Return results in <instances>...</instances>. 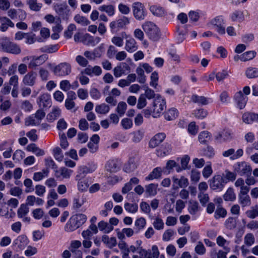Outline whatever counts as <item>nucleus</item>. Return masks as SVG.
Instances as JSON below:
<instances>
[{
	"label": "nucleus",
	"mask_w": 258,
	"mask_h": 258,
	"mask_svg": "<svg viewBox=\"0 0 258 258\" xmlns=\"http://www.w3.org/2000/svg\"><path fill=\"white\" fill-rule=\"evenodd\" d=\"M87 220V216L83 214H77L72 216L66 224L64 229L67 232H72L84 224Z\"/></svg>",
	"instance_id": "1"
},
{
	"label": "nucleus",
	"mask_w": 258,
	"mask_h": 258,
	"mask_svg": "<svg viewBox=\"0 0 258 258\" xmlns=\"http://www.w3.org/2000/svg\"><path fill=\"white\" fill-rule=\"evenodd\" d=\"M48 66L54 75L58 77L69 75L72 71L71 64L67 62H61L55 66H53L51 63H49Z\"/></svg>",
	"instance_id": "2"
},
{
	"label": "nucleus",
	"mask_w": 258,
	"mask_h": 258,
	"mask_svg": "<svg viewBox=\"0 0 258 258\" xmlns=\"http://www.w3.org/2000/svg\"><path fill=\"white\" fill-rule=\"evenodd\" d=\"M166 101L160 95H157L152 104V116L154 117H158L166 108Z\"/></svg>",
	"instance_id": "3"
},
{
	"label": "nucleus",
	"mask_w": 258,
	"mask_h": 258,
	"mask_svg": "<svg viewBox=\"0 0 258 258\" xmlns=\"http://www.w3.org/2000/svg\"><path fill=\"white\" fill-rule=\"evenodd\" d=\"M142 28L151 39L157 41L159 38V30L153 23L146 22L143 24Z\"/></svg>",
	"instance_id": "4"
},
{
	"label": "nucleus",
	"mask_w": 258,
	"mask_h": 258,
	"mask_svg": "<svg viewBox=\"0 0 258 258\" xmlns=\"http://www.w3.org/2000/svg\"><path fill=\"white\" fill-rule=\"evenodd\" d=\"M227 181L222 175H215L209 181V185L211 189L222 191Z\"/></svg>",
	"instance_id": "5"
},
{
	"label": "nucleus",
	"mask_w": 258,
	"mask_h": 258,
	"mask_svg": "<svg viewBox=\"0 0 258 258\" xmlns=\"http://www.w3.org/2000/svg\"><path fill=\"white\" fill-rule=\"evenodd\" d=\"M234 171L240 176L251 175L252 169L245 162H237L234 166Z\"/></svg>",
	"instance_id": "6"
},
{
	"label": "nucleus",
	"mask_w": 258,
	"mask_h": 258,
	"mask_svg": "<svg viewBox=\"0 0 258 258\" xmlns=\"http://www.w3.org/2000/svg\"><path fill=\"white\" fill-rule=\"evenodd\" d=\"M130 22L129 18L126 17H122L116 21L111 22L109 24L111 32L112 33L117 32L120 29L123 28L129 24Z\"/></svg>",
	"instance_id": "7"
},
{
	"label": "nucleus",
	"mask_w": 258,
	"mask_h": 258,
	"mask_svg": "<svg viewBox=\"0 0 258 258\" xmlns=\"http://www.w3.org/2000/svg\"><path fill=\"white\" fill-rule=\"evenodd\" d=\"M37 103L42 109L50 107L51 106L50 95L47 93L41 94L37 99Z\"/></svg>",
	"instance_id": "8"
},
{
	"label": "nucleus",
	"mask_w": 258,
	"mask_h": 258,
	"mask_svg": "<svg viewBox=\"0 0 258 258\" xmlns=\"http://www.w3.org/2000/svg\"><path fill=\"white\" fill-rule=\"evenodd\" d=\"M211 24L219 34L223 35L225 33V23L223 19L221 17H216L212 19L211 21Z\"/></svg>",
	"instance_id": "9"
},
{
	"label": "nucleus",
	"mask_w": 258,
	"mask_h": 258,
	"mask_svg": "<svg viewBox=\"0 0 258 258\" xmlns=\"http://www.w3.org/2000/svg\"><path fill=\"white\" fill-rule=\"evenodd\" d=\"M121 35L123 37L126 38L124 49L128 52L132 53L138 49V45L136 40L133 38L130 37L128 39L125 32H122Z\"/></svg>",
	"instance_id": "10"
},
{
	"label": "nucleus",
	"mask_w": 258,
	"mask_h": 258,
	"mask_svg": "<svg viewBox=\"0 0 258 258\" xmlns=\"http://www.w3.org/2000/svg\"><path fill=\"white\" fill-rule=\"evenodd\" d=\"M134 16L137 20L144 19L145 14L143 5L140 2H136L133 5Z\"/></svg>",
	"instance_id": "11"
},
{
	"label": "nucleus",
	"mask_w": 258,
	"mask_h": 258,
	"mask_svg": "<svg viewBox=\"0 0 258 258\" xmlns=\"http://www.w3.org/2000/svg\"><path fill=\"white\" fill-rule=\"evenodd\" d=\"M100 41V38L99 37H94L87 33L82 36L81 40V41L84 44L92 46H94L97 45Z\"/></svg>",
	"instance_id": "12"
},
{
	"label": "nucleus",
	"mask_w": 258,
	"mask_h": 258,
	"mask_svg": "<svg viewBox=\"0 0 258 258\" xmlns=\"http://www.w3.org/2000/svg\"><path fill=\"white\" fill-rule=\"evenodd\" d=\"M47 59L48 57L45 54L41 55L38 57L32 56L28 64V67L30 69H34L43 64Z\"/></svg>",
	"instance_id": "13"
},
{
	"label": "nucleus",
	"mask_w": 258,
	"mask_h": 258,
	"mask_svg": "<svg viewBox=\"0 0 258 258\" xmlns=\"http://www.w3.org/2000/svg\"><path fill=\"white\" fill-rule=\"evenodd\" d=\"M7 11L8 16L13 20L17 18L18 12L20 13V15H19V18L21 20L25 19L27 16L26 12L22 9H19L18 11H17L15 9H10Z\"/></svg>",
	"instance_id": "14"
},
{
	"label": "nucleus",
	"mask_w": 258,
	"mask_h": 258,
	"mask_svg": "<svg viewBox=\"0 0 258 258\" xmlns=\"http://www.w3.org/2000/svg\"><path fill=\"white\" fill-rule=\"evenodd\" d=\"M234 100L236 102L237 107L240 109H242L246 104L247 97L244 96L241 91H239L235 93Z\"/></svg>",
	"instance_id": "15"
},
{
	"label": "nucleus",
	"mask_w": 258,
	"mask_h": 258,
	"mask_svg": "<svg viewBox=\"0 0 258 258\" xmlns=\"http://www.w3.org/2000/svg\"><path fill=\"white\" fill-rule=\"evenodd\" d=\"M29 240L25 235H21L17 237L14 240V244L17 247L20 249H24L29 243Z\"/></svg>",
	"instance_id": "16"
},
{
	"label": "nucleus",
	"mask_w": 258,
	"mask_h": 258,
	"mask_svg": "<svg viewBox=\"0 0 258 258\" xmlns=\"http://www.w3.org/2000/svg\"><path fill=\"white\" fill-rule=\"evenodd\" d=\"M37 74L35 72L31 71L25 75L23 79V83L29 86H33L36 82Z\"/></svg>",
	"instance_id": "17"
},
{
	"label": "nucleus",
	"mask_w": 258,
	"mask_h": 258,
	"mask_svg": "<svg viewBox=\"0 0 258 258\" xmlns=\"http://www.w3.org/2000/svg\"><path fill=\"white\" fill-rule=\"evenodd\" d=\"M242 119L246 124H251L253 122H258V114L247 112L242 114Z\"/></svg>",
	"instance_id": "18"
},
{
	"label": "nucleus",
	"mask_w": 258,
	"mask_h": 258,
	"mask_svg": "<svg viewBox=\"0 0 258 258\" xmlns=\"http://www.w3.org/2000/svg\"><path fill=\"white\" fill-rule=\"evenodd\" d=\"M0 30L2 32L6 31L9 27H14V23L10 19L7 17H0Z\"/></svg>",
	"instance_id": "19"
},
{
	"label": "nucleus",
	"mask_w": 258,
	"mask_h": 258,
	"mask_svg": "<svg viewBox=\"0 0 258 258\" xmlns=\"http://www.w3.org/2000/svg\"><path fill=\"white\" fill-rule=\"evenodd\" d=\"M72 172L71 170L66 167H61L55 171V176L57 178H69Z\"/></svg>",
	"instance_id": "20"
},
{
	"label": "nucleus",
	"mask_w": 258,
	"mask_h": 258,
	"mask_svg": "<svg viewBox=\"0 0 258 258\" xmlns=\"http://www.w3.org/2000/svg\"><path fill=\"white\" fill-rule=\"evenodd\" d=\"M84 73L89 76H92L93 75L99 76L102 74V69L99 66H97L93 68L89 66L84 70Z\"/></svg>",
	"instance_id": "21"
},
{
	"label": "nucleus",
	"mask_w": 258,
	"mask_h": 258,
	"mask_svg": "<svg viewBox=\"0 0 258 258\" xmlns=\"http://www.w3.org/2000/svg\"><path fill=\"white\" fill-rule=\"evenodd\" d=\"M137 161L134 159H130L123 167V170L126 173H130L134 171L137 167Z\"/></svg>",
	"instance_id": "22"
},
{
	"label": "nucleus",
	"mask_w": 258,
	"mask_h": 258,
	"mask_svg": "<svg viewBox=\"0 0 258 258\" xmlns=\"http://www.w3.org/2000/svg\"><path fill=\"white\" fill-rule=\"evenodd\" d=\"M225 251L219 250L216 252L215 250H213L211 252V258H227V254L230 251L229 247H224Z\"/></svg>",
	"instance_id": "23"
},
{
	"label": "nucleus",
	"mask_w": 258,
	"mask_h": 258,
	"mask_svg": "<svg viewBox=\"0 0 258 258\" xmlns=\"http://www.w3.org/2000/svg\"><path fill=\"white\" fill-rule=\"evenodd\" d=\"M192 114L198 119H203L205 118L208 115V112L204 108H198L195 109Z\"/></svg>",
	"instance_id": "24"
},
{
	"label": "nucleus",
	"mask_w": 258,
	"mask_h": 258,
	"mask_svg": "<svg viewBox=\"0 0 258 258\" xmlns=\"http://www.w3.org/2000/svg\"><path fill=\"white\" fill-rule=\"evenodd\" d=\"M26 3L29 8L33 11L39 12L42 7V4L38 3L37 0H27Z\"/></svg>",
	"instance_id": "25"
},
{
	"label": "nucleus",
	"mask_w": 258,
	"mask_h": 258,
	"mask_svg": "<svg viewBox=\"0 0 258 258\" xmlns=\"http://www.w3.org/2000/svg\"><path fill=\"white\" fill-rule=\"evenodd\" d=\"M162 170L161 167H156L145 178L146 180H153L160 178L161 176Z\"/></svg>",
	"instance_id": "26"
},
{
	"label": "nucleus",
	"mask_w": 258,
	"mask_h": 258,
	"mask_svg": "<svg viewBox=\"0 0 258 258\" xmlns=\"http://www.w3.org/2000/svg\"><path fill=\"white\" fill-rule=\"evenodd\" d=\"M158 184L151 183L145 186V192L148 196H155L157 194Z\"/></svg>",
	"instance_id": "27"
},
{
	"label": "nucleus",
	"mask_w": 258,
	"mask_h": 258,
	"mask_svg": "<svg viewBox=\"0 0 258 258\" xmlns=\"http://www.w3.org/2000/svg\"><path fill=\"white\" fill-rule=\"evenodd\" d=\"M98 227L101 231H103L105 233L110 232L113 229V226L110 225L107 222L101 221L98 223Z\"/></svg>",
	"instance_id": "28"
},
{
	"label": "nucleus",
	"mask_w": 258,
	"mask_h": 258,
	"mask_svg": "<svg viewBox=\"0 0 258 258\" xmlns=\"http://www.w3.org/2000/svg\"><path fill=\"white\" fill-rule=\"evenodd\" d=\"M191 100L195 103H199L202 105H206L209 104V99L197 95H193L191 98Z\"/></svg>",
	"instance_id": "29"
},
{
	"label": "nucleus",
	"mask_w": 258,
	"mask_h": 258,
	"mask_svg": "<svg viewBox=\"0 0 258 258\" xmlns=\"http://www.w3.org/2000/svg\"><path fill=\"white\" fill-rule=\"evenodd\" d=\"M49 170L46 169H43L41 172H35L33 174V179L35 181H39L42 180L44 177L48 176Z\"/></svg>",
	"instance_id": "30"
},
{
	"label": "nucleus",
	"mask_w": 258,
	"mask_h": 258,
	"mask_svg": "<svg viewBox=\"0 0 258 258\" xmlns=\"http://www.w3.org/2000/svg\"><path fill=\"white\" fill-rule=\"evenodd\" d=\"M171 150L170 145L167 143L164 144L161 147L157 150L158 156L163 157L169 153Z\"/></svg>",
	"instance_id": "31"
},
{
	"label": "nucleus",
	"mask_w": 258,
	"mask_h": 258,
	"mask_svg": "<svg viewBox=\"0 0 258 258\" xmlns=\"http://www.w3.org/2000/svg\"><path fill=\"white\" fill-rule=\"evenodd\" d=\"M102 241L110 248H112L116 245V238L115 237L109 238L106 235H103L102 236Z\"/></svg>",
	"instance_id": "32"
},
{
	"label": "nucleus",
	"mask_w": 258,
	"mask_h": 258,
	"mask_svg": "<svg viewBox=\"0 0 258 258\" xmlns=\"http://www.w3.org/2000/svg\"><path fill=\"white\" fill-rule=\"evenodd\" d=\"M12 41L8 37H3L0 39V50L7 52L10 47Z\"/></svg>",
	"instance_id": "33"
},
{
	"label": "nucleus",
	"mask_w": 258,
	"mask_h": 258,
	"mask_svg": "<svg viewBox=\"0 0 258 258\" xmlns=\"http://www.w3.org/2000/svg\"><path fill=\"white\" fill-rule=\"evenodd\" d=\"M178 115V111L175 108H171L164 114L165 118L167 120H172L176 118Z\"/></svg>",
	"instance_id": "34"
},
{
	"label": "nucleus",
	"mask_w": 258,
	"mask_h": 258,
	"mask_svg": "<svg viewBox=\"0 0 258 258\" xmlns=\"http://www.w3.org/2000/svg\"><path fill=\"white\" fill-rule=\"evenodd\" d=\"M211 138V134L208 131L202 132L198 137L199 140L202 144H206L210 140Z\"/></svg>",
	"instance_id": "35"
},
{
	"label": "nucleus",
	"mask_w": 258,
	"mask_h": 258,
	"mask_svg": "<svg viewBox=\"0 0 258 258\" xmlns=\"http://www.w3.org/2000/svg\"><path fill=\"white\" fill-rule=\"evenodd\" d=\"M109 106L105 103L97 105L95 107V111L99 114H105L109 111Z\"/></svg>",
	"instance_id": "36"
},
{
	"label": "nucleus",
	"mask_w": 258,
	"mask_h": 258,
	"mask_svg": "<svg viewBox=\"0 0 258 258\" xmlns=\"http://www.w3.org/2000/svg\"><path fill=\"white\" fill-rule=\"evenodd\" d=\"M239 203L243 206H249L251 204V200L248 195H238Z\"/></svg>",
	"instance_id": "37"
},
{
	"label": "nucleus",
	"mask_w": 258,
	"mask_h": 258,
	"mask_svg": "<svg viewBox=\"0 0 258 258\" xmlns=\"http://www.w3.org/2000/svg\"><path fill=\"white\" fill-rule=\"evenodd\" d=\"M246 76L249 79L258 77V68L249 67L245 71Z\"/></svg>",
	"instance_id": "38"
},
{
	"label": "nucleus",
	"mask_w": 258,
	"mask_h": 258,
	"mask_svg": "<svg viewBox=\"0 0 258 258\" xmlns=\"http://www.w3.org/2000/svg\"><path fill=\"white\" fill-rule=\"evenodd\" d=\"M133 136L132 141L133 142L137 143H139L143 138L144 136V132L142 130H139L132 133Z\"/></svg>",
	"instance_id": "39"
},
{
	"label": "nucleus",
	"mask_w": 258,
	"mask_h": 258,
	"mask_svg": "<svg viewBox=\"0 0 258 258\" xmlns=\"http://www.w3.org/2000/svg\"><path fill=\"white\" fill-rule=\"evenodd\" d=\"M98 10L101 12H105L109 16L114 14V8L112 5H102L99 7Z\"/></svg>",
	"instance_id": "40"
},
{
	"label": "nucleus",
	"mask_w": 258,
	"mask_h": 258,
	"mask_svg": "<svg viewBox=\"0 0 258 258\" xmlns=\"http://www.w3.org/2000/svg\"><path fill=\"white\" fill-rule=\"evenodd\" d=\"M7 52L13 54H19L21 52V49L19 45L12 42L9 46Z\"/></svg>",
	"instance_id": "41"
},
{
	"label": "nucleus",
	"mask_w": 258,
	"mask_h": 258,
	"mask_svg": "<svg viewBox=\"0 0 258 258\" xmlns=\"http://www.w3.org/2000/svg\"><path fill=\"white\" fill-rule=\"evenodd\" d=\"M143 88L145 90V93L142 94L146 98L150 100L156 98L155 96L156 97V96L154 90L147 86H143Z\"/></svg>",
	"instance_id": "42"
},
{
	"label": "nucleus",
	"mask_w": 258,
	"mask_h": 258,
	"mask_svg": "<svg viewBox=\"0 0 258 258\" xmlns=\"http://www.w3.org/2000/svg\"><path fill=\"white\" fill-rule=\"evenodd\" d=\"M223 198L226 201H233L235 200L236 196L232 188L229 187L223 196Z\"/></svg>",
	"instance_id": "43"
},
{
	"label": "nucleus",
	"mask_w": 258,
	"mask_h": 258,
	"mask_svg": "<svg viewBox=\"0 0 258 258\" xmlns=\"http://www.w3.org/2000/svg\"><path fill=\"white\" fill-rule=\"evenodd\" d=\"M29 212V209L26 205L22 204L18 209L17 212L18 217L22 218L26 216Z\"/></svg>",
	"instance_id": "44"
},
{
	"label": "nucleus",
	"mask_w": 258,
	"mask_h": 258,
	"mask_svg": "<svg viewBox=\"0 0 258 258\" xmlns=\"http://www.w3.org/2000/svg\"><path fill=\"white\" fill-rule=\"evenodd\" d=\"M126 108V103L124 102L121 101L118 103L117 107L116 108V111L120 116H122L125 113Z\"/></svg>",
	"instance_id": "45"
},
{
	"label": "nucleus",
	"mask_w": 258,
	"mask_h": 258,
	"mask_svg": "<svg viewBox=\"0 0 258 258\" xmlns=\"http://www.w3.org/2000/svg\"><path fill=\"white\" fill-rule=\"evenodd\" d=\"M67 8V6L66 4H56L53 6L54 11L60 16L63 15Z\"/></svg>",
	"instance_id": "46"
},
{
	"label": "nucleus",
	"mask_w": 258,
	"mask_h": 258,
	"mask_svg": "<svg viewBox=\"0 0 258 258\" xmlns=\"http://www.w3.org/2000/svg\"><path fill=\"white\" fill-rule=\"evenodd\" d=\"M60 113L61 110L58 107H53L52 111L48 115L49 119L50 120H54L56 119L59 117Z\"/></svg>",
	"instance_id": "47"
},
{
	"label": "nucleus",
	"mask_w": 258,
	"mask_h": 258,
	"mask_svg": "<svg viewBox=\"0 0 258 258\" xmlns=\"http://www.w3.org/2000/svg\"><path fill=\"white\" fill-rule=\"evenodd\" d=\"M64 106L67 109L72 110L74 112H75L78 109V107L76 106V103L74 100L71 99H66Z\"/></svg>",
	"instance_id": "48"
},
{
	"label": "nucleus",
	"mask_w": 258,
	"mask_h": 258,
	"mask_svg": "<svg viewBox=\"0 0 258 258\" xmlns=\"http://www.w3.org/2000/svg\"><path fill=\"white\" fill-rule=\"evenodd\" d=\"M173 181L174 183H177L180 187H185L188 185V180L187 178L184 176L181 177L179 179L174 177L173 178Z\"/></svg>",
	"instance_id": "49"
},
{
	"label": "nucleus",
	"mask_w": 258,
	"mask_h": 258,
	"mask_svg": "<svg viewBox=\"0 0 258 258\" xmlns=\"http://www.w3.org/2000/svg\"><path fill=\"white\" fill-rule=\"evenodd\" d=\"M188 210L190 214L195 215L199 210V204L197 202L190 201Z\"/></svg>",
	"instance_id": "50"
},
{
	"label": "nucleus",
	"mask_w": 258,
	"mask_h": 258,
	"mask_svg": "<svg viewBox=\"0 0 258 258\" xmlns=\"http://www.w3.org/2000/svg\"><path fill=\"white\" fill-rule=\"evenodd\" d=\"M153 225L154 228L158 230H162L164 227V224L163 220L158 217L155 218L153 223Z\"/></svg>",
	"instance_id": "51"
},
{
	"label": "nucleus",
	"mask_w": 258,
	"mask_h": 258,
	"mask_svg": "<svg viewBox=\"0 0 258 258\" xmlns=\"http://www.w3.org/2000/svg\"><path fill=\"white\" fill-rule=\"evenodd\" d=\"M136 73L138 75V82L141 84L145 83L146 81V78L144 74V70L140 67H138L136 69Z\"/></svg>",
	"instance_id": "52"
},
{
	"label": "nucleus",
	"mask_w": 258,
	"mask_h": 258,
	"mask_svg": "<svg viewBox=\"0 0 258 258\" xmlns=\"http://www.w3.org/2000/svg\"><path fill=\"white\" fill-rule=\"evenodd\" d=\"M231 19L233 21H243L244 19L243 12L239 11L234 12L231 16Z\"/></svg>",
	"instance_id": "53"
},
{
	"label": "nucleus",
	"mask_w": 258,
	"mask_h": 258,
	"mask_svg": "<svg viewBox=\"0 0 258 258\" xmlns=\"http://www.w3.org/2000/svg\"><path fill=\"white\" fill-rule=\"evenodd\" d=\"M246 214L248 218L254 219L258 216V206L256 205L252 207L251 209L246 212Z\"/></svg>",
	"instance_id": "54"
},
{
	"label": "nucleus",
	"mask_w": 258,
	"mask_h": 258,
	"mask_svg": "<svg viewBox=\"0 0 258 258\" xmlns=\"http://www.w3.org/2000/svg\"><path fill=\"white\" fill-rule=\"evenodd\" d=\"M256 55L254 51H249L242 54V61H246L253 59Z\"/></svg>",
	"instance_id": "55"
},
{
	"label": "nucleus",
	"mask_w": 258,
	"mask_h": 258,
	"mask_svg": "<svg viewBox=\"0 0 258 258\" xmlns=\"http://www.w3.org/2000/svg\"><path fill=\"white\" fill-rule=\"evenodd\" d=\"M74 20L76 22L82 26H87L89 24V21L86 18L80 15H76L74 17Z\"/></svg>",
	"instance_id": "56"
},
{
	"label": "nucleus",
	"mask_w": 258,
	"mask_h": 258,
	"mask_svg": "<svg viewBox=\"0 0 258 258\" xmlns=\"http://www.w3.org/2000/svg\"><path fill=\"white\" fill-rule=\"evenodd\" d=\"M125 210L130 213H135L137 212L138 206L137 204L126 203L124 206Z\"/></svg>",
	"instance_id": "57"
},
{
	"label": "nucleus",
	"mask_w": 258,
	"mask_h": 258,
	"mask_svg": "<svg viewBox=\"0 0 258 258\" xmlns=\"http://www.w3.org/2000/svg\"><path fill=\"white\" fill-rule=\"evenodd\" d=\"M225 225L226 228L230 230L233 229L236 226V219L232 217L229 218L226 220Z\"/></svg>",
	"instance_id": "58"
},
{
	"label": "nucleus",
	"mask_w": 258,
	"mask_h": 258,
	"mask_svg": "<svg viewBox=\"0 0 258 258\" xmlns=\"http://www.w3.org/2000/svg\"><path fill=\"white\" fill-rule=\"evenodd\" d=\"M96 168V167L95 165H93L92 167H87L86 166H83L80 168L79 172L80 174H83L84 175H85L86 174L88 173H91L94 171Z\"/></svg>",
	"instance_id": "59"
},
{
	"label": "nucleus",
	"mask_w": 258,
	"mask_h": 258,
	"mask_svg": "<svg viewBox=\"0 0 258 258\" xmlns=\"http://www.w3.org/2000/svg\"><path fill=\"white\" fill-rule=\"evenodd\" d=\"M146 224V219L143 217L137 219L135 222V225L139 230L143 229L145 227Z\"/></svg>",
	"instance_id": "60"
},
{
	"label": "nucleus",
	"mask_w": 258,
	"mask_h": 258,
	"mask_svg": "<svg viewBox=\"0 0 258 258\" xmlns=\"http://www.w3.org/2000/svg\"><path fill=\"white\" fill-rule=\"evenodd\" d=\"M151 81L150 83V85L151 86L154 88H156L158 85V81L159 79L158 74L157 72H154L152 73L151 75Z\"/></svg>",
	"instance_id": "61"
},
{
	"label": "nucleus",
	"mask_w": 258,
	"mask_h": 258,
	"mask_svg": "<svg viewBox=\"0 0 258 258\" xmlns=\"http://www.w3.org/2000/svg\"><path fill=\"white\" fill-rule=\"evenodd\" d=\"M76 26L74 24L69 25L67 30L64 31V37L68 39L71 38L73 34V32L76 30Z\"/></svg>",
	"instance_id": "62"
},
{
	"label": "nucleus",
	"mask_w": 258,
	"mask_h": 258,
	"mask_svg": "<svg viewBox=\"0 0 258 258\" xmlns=\"http://www.w3.org/2000/svg\"><path fill=\"white\" fill-rule=\"evenodd\" d=\"M195 250L196 252L200 255H203L206 253V249L203 243L199 241L197 245L196 246Z\"/></svg>",
	"instance_id": "63"
},
{
	"label": "nucleus",
	"mask_w": 258,
	"mask_h": 258,
	"mask_svg": "<svg viewBox=\"0 0 258 258\" xmlns=\"http://www.w3.org/2000/svg\"><path fill=\"white\" fill-rule=\"evenodd\" d=\"M147 255L150 258H158L159 255V252L158 247L156 245H153L152 247V251H148Z\"/></svg>",
	"instance_id": "64"
}]
</instances>
